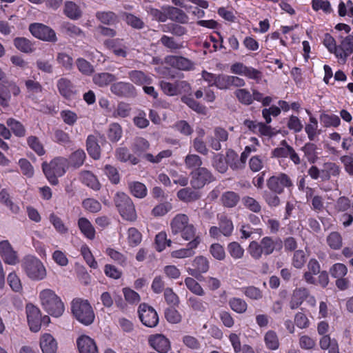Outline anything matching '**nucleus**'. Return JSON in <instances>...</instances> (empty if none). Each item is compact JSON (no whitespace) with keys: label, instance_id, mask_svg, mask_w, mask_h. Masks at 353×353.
<instances>
[{"label":"nucleus","instance_id":"obj_9","mask_svg":"<svg viewBox=\"0 0 353 353\" xmlns=\"http://www.w3.org/2000/svg\"><path fill=\"white\" fill-rule=\"evenodd\" d=\"M165 9L168 19L179 23H185L187 21L188 17L183 10L169 6H165Z\"/></svg>","mask_w":353,"mask_h":353},{"label":"nucleus","instance_id":"obj_6","mask_svg":"<svg viewBox=\"0 0 353 353\" xmlns=\"http://www.w3.org/2000/svg\"><path fill=\"white\" fill-rule=\"evenodd\" d=\"M353 52V37L347 36L344 38L341 44L338 46L336 52V58L341 59L343 62Z\"/></svg>","mask_w":353,"mask_h":353},{"label":"nucleus","instance_id":"obj_33","mask_svg":"<svg viewBox=\"0 0 353 353\" xmlns=\"http://www.w3.org/2000/svg\"><path fill=\"white\" fill-rule=\"evenodd\" d=\"M60 115L63 121L70 125H73L77 119V114L69 110L61 111Z\"/></svg>","mask_w":353,"mask_h":353},{"label":"nucleus","instance_id":"obj_19","mask_svg":"<svg viewBox=\"0 0 353 353\" xmlns=\"http://www.w3.org/2000/svg\"><path fill=\"white\" fill-rule=\"evenodd\" d=\"M245 126L252 132H269L270 127L263 123L246 120L244 122Z\"/></svg>","mask_w":353,"mask_h":353},{"label":"nucleus","instance_id":"obj_54","mask_svg":"<svg viewBox=\"0 0 353 353\" xmlns=\"http://www.w3.org/2000/svg\"><path fill=\"white\" fill-rule=\"evenodd\" d=\"M143 89L147 94L150 95L154 99L157 98L158 93L155 91L154 88L152 86H148L146 85H144Z\"/></svg>","mask_w":353,"mask_h":353},{"label":"nucleus","instance_id":"obj_17","mask_svg":"<svg viewBox=\"0 0 353 353\" xmlns=\"http://www.w3.org/2000/svg\"><path fill=\"white\" fill-rule=\"evenodd\" d=\"M321 123L325 127H337L340 125V118L333 114H322L320 117Z\"/></svg>","mask_w":353,"mask_h":353},{"label":"nucleus","instance_id":"obj_26","mask_svg":"<svg viewBox=\"0 0 353 353\" xmlns=\"http://www.w3.org/2000/svg\"><path fill=\"white\" fill-rule=\"evenodd\" d=\"M244 47L250 51H256L259 48V43L254 36H247L243 41Z\"/></svg>","mask_w":353,"mask_h":353},{"label":"nucleus","instance_id":"obj_63","mask_svg":"<svg viewBox=\"0 0 353 353\" xmlns=\"http://www.w3.org/2000/svg\"><path fill=\"white\" fill-rule=\"evenodd\" d=\"M121 131V128L119 124L114 123L110 125L109 132H120Z\"/></svg>","mask_w":353,"mask_h":353},{"label":"nucleus","instance_id":"obj_57","mask_svg":"<svg viewBox=\"0 0 353 353\" xmlns=\"http://www.w3.org/2000/svg\"><path fill=\"white\" fill-rule=\"evenodd\" d=\"M205 99L208 102H212L215 99L214 92L210 89L205 90Z\"/></svg>","mask_w":353,"mask_h":353},{"label":"nucleus","instance_id":"obj_51","mask_svg":"<svg viewBox=\"0 0 353 353\" xmlns=\"http://www.w3.org/2000/svg\"><path fill=\"white\" fill-rule=\"evenodd\" d=\"M325 76H324V81L325 83H329V81L332 79L333 76L332 70L328 65H325L324 67Z\"/></svg>","mask_w":353,"mask_h":353},{"label":"nucleus","instance_id":"obj_62","mask_svg":"<svg viewBox=\"0 0 353 353\" xmlns=\"http://www.w3.org/2000/svg\"><path fill=\"white\" fill-rule=\"evenodd\" d=\"M278 104L279 105V108L285 112H287L290 109V105H289V103L285 101L281 100L279 101Z\"/></svg>","mask_w":353,"mask_h":353},{"label":"nucleus","instance_id":"obj_36","mask_svg":"<svg viewBox=\"0 0 353 353\" xmlns=\"http://www.w3.org/2000/svg\"><path fill=\"white\" fill-rule=\"evenodd\" d=\"M127 23L136 28H141L143 26V21L137 17L129 14L126 16Z\"/></svg>","mask_w":353,"mask_h":353},{"label":"nucleus","instance_id":"obj_16","mask_svg":"<svg viewBox=\"0 0 353 353\" xmlns=\"http://www.w3.org/2000/svg\"><path fill=\"white\" fill-rule=\"evenodd\" d=\"M311 6L315 12L322 10L325 14H330L333 11L330 1L327 0H312Z\"/></svg>","mask_w":353,"mask_h":353},{"label":"nucleus","instance_id":"obj_59","mask_svg":"<svg viewBox=\"0 0 353 353\" xmlns=\"http://www.w3.org/2000/svg\"><path fill=\"white\" fill-rule=\"evenodd\" d=\"M340 115L341 118L347 122H350L352 120L351 114L346 110H342L340 112Z\"/></svg>","mask_w":353,"mask_h":353},{"label":"nucleus","instance_id":"obj_38","mask_svg":"<svg viewBox=\"0 0 353 353\" xmlns=\"http://www.w3.org/2000/svg\"><path fill=\"white\" fill-rule=\"evenodd\" d=\"M134 123L137 127L143 128L148 125L149 121L145 117V114L144 112H141L134 118Z\"/></svg>","mask_w":353,"mask_h":353},{"label":"nucleus","instance_id":"obj_60","mask_svg":"<svg viewBox=\"0 0 353 353\" xmlns=\"http://www.w3.org/2000/svg\"><path fill=\"white\" fill-rule=\"evenodd\" d=\"M9 86L10 88V90L14 96H17L20 94L21 90L18 85L15 83H10Z\"/></svg>","mask_w":353,"mask_h":353},{"label":"nucleus","instance_id":"obj_30","mask_svg":"<svg viewBox=\"0 0 353 353\" xmlns=\"http://www.w3.org/2000/svg\"><path fill=\"white\" fill-rule=\"evenodd\" d=\"M216 88L221 90L230 88V76L225 74H218L216 76L215 85Z\"/></svg>","mask_w":353,"mask_h":353},{"label":"nucleus","instance_id":"obj_7","mask_svg":"<svg viewBox=\"0 0 353 353\" xmlns=\"http://www.w3.org/2000/svg\"><path fill=\"white\" fill-rule=\"evenodd\" d=\"M122 39H107L104 41V45L107 48L111 50L114 54L117 57L123 58L127 56L128 48L122 43Z\"/></svg>","mask_w":353,"mask_h":353},{"label":"nucleus","instance_id":"obj_64","mask_svg":"<svg viewBox=\"0 0 353 353\" xmlns=\"http://www.w3.org/2000/svg\"><path fill=\"white\" fill-rule=\"evenodd\" d=\"M347 14V9L345 3L342 1L339 5V14L341 17Z\"/></svg>","mask_w":353,"mask_h":353},{"label":"nucleus","instance_id":"obj_4","mask_svg":"<svg viewBox=\"0 0 353 353\" xmlns=\"http://www.w3.org/2000/svg\"><path fill=\"white\" fill-rule=\"evenodd\" d=\"M165 63L167 65L180 70H190L194 67L192 61L181 56H167L165 58Z\"/></svg>","mask_w":353,"mask_h":353},{"label":"nucleus","instance_id":"obj_20","mask_svg":"<svg viewBox=\"0 0 353 353\" xmlns=\"http://www.w3.org/2000/svg\"><path fill=\"white\" fill-rule=\"evenodd\" d=\"M234 94L241 103L250 105L253 101L252 94L246 89H238L235 91Z\"/></svg>","mask_w":353,"mask_h":353},{"label":"nucleus","instance_id":"obj_11","mask_svg":"<svg viewBox=\"0 0 353 353\" xmlns=\"http://www.w3.org/2000/svg\"><path fill=\"white\" fill-rule=\"evenodd\" d=\"M116 80V77L109 72H100L94 74L92 81L94 84L99 87L108 86L110 83Z\"/></svg>","mask_w":353,"mask_h":353},{"label":"nucleus","instance_id":"obj_27","mask_svg":"<svg viewBox=\"0 0 353 353\" xmlns=\"http://www.w3.org/2000/svg\"><path fill=\"white\" fill-rule=\"evenodd\" d=\"M163 30L164 32H169L172 34L178 37L184 35L187 32L185 28L177 24H171L165 26L163 28Z\"/></svg>","mask_w":353,"mask_h":353},{"label":"nucleus","instance_id":"obj_21","mask_svg":"<svg viewBox=\"0 0 353 353\" xmlns=\"http://www.w3.org/2000/svg\"><path fill=\"white\" fill-rule=\"evenodd\" d=\"M76 64L78 70L85 75H90L94 72L93 66L83 58L77 59Z\"/></svg>","mask_w":353,"mask_h":353},{"label":"nucleus","instance_id":"obj_37","mask_svg":"<svg viewBox=\"0 0 353 353\" xmlns=\"http://www.w3.org/2000/svg\"><path fill=\"white\" fill-rule=\"evenodd\" d=\"M37 67L39 70L46 73H51L53 70L52 64L46 60H37Z\"/></svg>","mask_w":353,"mask_h":353},{"label":"nucleus","instance_id":"obj_42","mask_svg":"<svg viewBox=\"0 0 353 353\" xmlns=\"http://www.w3.org/2000/svg\"><path fill=\"white\" fill-rule=\"evenodd\" d=\"M197 24L200 26H203L210 29H217L219 27V23L213 19L200 20L197 21Z\"/></svg>","mask_w":353,"mask_h":353},{"label":"nucleus","instance_id":"obj_28","mask_svg":"<svg viewBox=\"0 0 353 353\" xmlns=\"http://www.w3.org/2000/svg\"><path fill=\"white\" fill-rule=\"evenodd\" d=\"M217 12L219 16L228 21L234 22L236 19L235 14L232 8L221 7L218 9Z\"/></svg>","mask_w":353,"mask_h":353},{"label":"nucleus","instance_id":"obj_40","mask_svg":"<svg viewBox=\"0 0 353 353\" xmlns=\"http://www.w3.org/2000/svg\"><path fill=\"white\" fill-rule=\"evenodd\" d=\"M65 32L70 37L79 36L82 33L81 30L71 23H67L65 27Z\"/></svg>","mask_w":353,"mask_h":353},{"label":"nucleus","instance_id":"obj_8","mask_svg":"<svg viewBox=\"0 0 353 353\" xmlns=\"http://www.w3.org/2000/svg\"><path fill=\"white\" fill-rule=\"evenodd\" d=\"M57 88L61 95L65 99H70L75 94L72 83L66 78H61L58 80Z\"/></svg>","mask_w":353,"mask_h":353},{"label":"nucleus","instance_id":"obj_52","mask_svg":"<svg viewBox=\"0 0 353 353\" xmlns=\"http://www.w3.org/2000/svg\"><path fill=\"white\" fill-rule=\"evenodd\" d=\"M259 32L261 33H265L270 29V22L268 19L259 21Z\"/></svg>","mask_w":353,"mask_h":353},{"label":"nucleus","instance_id":"obj_48","mask_svg":"<svg viewBox=\"0 0 353 353\" xmlns=\"http://www.w3.org/2000/svg\"><path fill=\"white\" fill-rule=\"evenodd\" d=\"M44 1L47 7L57 10L62 4L63 0H44Z\"/></svg>","mask_w":353,"mask_h":353},{"label":"nucleus","instance_id":"obj_23","mask_svg":"<svg viewBox=\"0 0 353 353\" xmlns=\"http://www.w3.org/2000/svg\"><path fill=\"white\" fill-rule=\"evenodd\" d=\"M130 111L131 108L128 103L120 102L113 112V117L124 118L130 114Z\"/></svg>","mask_w":353,"mask_h":353},{"label":"nucleus","instance_id":"obj_55","mask_svg":"<svg viewBox=\"0 0 353 353\" xmlns=\"http://www.w3.org/2000/svg\"><path fill=\"white\" fill-rule=\"evenodd\" d=\"M149 117L150 120L155 124H159L161 122L160 117L159 116L158 113L154 110H150Z\"/></svg>","mask_w":353,"mask_h":353},{"label":"nucleus","instance_id":"obj_18","mask_svg":"<svg viewBox=\"0 0 353 353\" xmlns=\"http://www.w3.org/2000/svg\"><path fill=\"white\" fill-rule=\"evenodd\" d=\"M159 41L164 47L171 50H180L183 47V43H179L174 37L167 35H163Z\"/></svg>","mask_w":353,"mask_h":353},{"label":"nucleus","instance_id":"obj_22","mask_svg":"<svg viewBox=\"0 0 353 353\" xmlns=\"http://www.w3.org/2000/svg\"><path fill=\"white\" fill-rule=\"evenodd\" d=\"M57 61L66 70H70L73 65V59L65 52H59L57 54Z\"/></svg>","mask_w":353,"mask_h":353},{"label":"nucleus","instance_id":"obj_58","mask_svg":"<svg viewBox=\"0 0 353 353\" xmlns=\"http://www.w3.org/2000/svg\"><path fill=\"white\" fill-rule=\"evenodd\" d=\"M334 79L336 81H345L347 79V77L343 71L338 70L334 74Z\"/></svg>","mask_w":353,"mask_h":353},{"label":"nucleus","instance_id":"obj_12","mask_svg":"<svg viewBox=\"0 0 353 353\" xmlns=\"http://www.w3.org/2000/svg\"><path fill=\"white\" fill-rule=\"evenodd\" d=\"M130 79L137 85H144L151 83L152 79L141 71L134 70L129 73Z\"/></svg>","mask_w":353,"mask_h":353},{"label":"nucleus","instance_id":"obj_45","mask_svg":"<svg viewBox=\"0 0 353 353\" xmlns=\"http://www.w3.org/2000/svg\"><path fill=\"white\" fill-rule=\"evenodd\" d=\"M245 84V81L236 76H230V87L232 85L236 87H243Z\"/></svg>","mask_w":353,"mask_h":353},{"label":"nucleus","instance_id":"obj_46","mask_svg":"<svg viewBox=\"0 0 353 353\" xmlns=\"http://www.w3.org/2000/svg\"><path fill=\"white\" fill-rule=\"evenodd\" d=\"M176 128L181 132H190L191 130L190 126L185 121H180L176 124Z\"/></svg>","mask_w":353,"mask_h":353},{"label":"nucleus","instance_id":"obj_43","mask_svg":"<svg viewBox=\"0 0 353 353\" xmlns=\"http://www.w3.org/2000/svg\"><path fill=\"white\" fill-rule=\"evenodd\" d=\"M10 61L13 65L20 68H25L27 66V62L19 55L12 56Z\"/></svg>","mask_w":353,"mask_h":353},{"label":"nucleus","instance_id":"obj_24","mask_svg":"<svg viewBox=\"0 0 353 353\" xmlns=\"http://www.w3.org/2000/svg\"><path fill=\"white\" fill-rule=\"evenodd\" d=\"M148 12L154 20L164 22L168 19L165 6H163L161 10L150 8Z\"/></svg>","mask_w":353,"mask_h":353},{"label":"nucleus","instance_id":"obj_47","mask_svg":"<svg viewBox=\"0 0 353 353\" xmlns=\"http://www.w3.org/2000/svg\"><path fill=\"white\" fill-rule=\"evenodd\" d=\"M279 6L285 12L288 13L290 15H294L295 14L294 9L291 6V5L285 1H281L279 3Z\"/></svg>","mask_w":353,"mask_h":353},{"label":"nucleus","instance_id":"obj_35","mask_svg":"<svg viewBox=\"0 0 353 353\" xmlns=\"http://www.w3.org/2000/svg\"><path fill=\"white\" fill-rule=\"evenodd\" d=\"M288 125L290 130H294L295 132L301 131L303 128V125L301 124L300 120L297 117L295 116L290 117Z\"/></svg>","mask_w":353,"mask_h":353},{"label":"nucleus","instance_id":"obj_10","mask_svg":"<svg viewBox=\"0 0 353 353\" xmlns=\"http://www.w3.org/2000/svg\"><path fill=\"white\" fill-rule=\"evenodd\" d=\"M95 17L99 22L107 26L116 24L119 21L117 15L112 11H99Z\"/></svg>","mask_w":353,"mask_h":353},{"label":"nucleus","instance_id":"obj_56","mask_svg":"<svg viewBox=\"0 0 353 353\" xmlns=\"http://www.w3.org/2000/svg\"><path fill=\"white\" fill-rule=\"evenodd\" d=\"M303 45V50L304 52L303 56L305 59H307L309 58V53L310 52V46L307 41H303L302 42Z\"/></svg>","mask_w":353,"mask_h":353},{"label":"nucleus","instance_id":"obj_5","mask_svg":"<svg viewBox=\"0 0 353 353\" xmlns=\"http://www.w3.org/2000/svg\"><path fill=\"white\" fill-rule=\"evenodd\" d=\"M110 90L114 94L122 97H131L136 94L134 85L123 81L113 83L110 86Z\"/></svg>","mask_w":353,"mask_h":353},{"label":"nucleus","instance_id":"obj_29","mask_svg":"<svg viewBox=\"0 0 353 353\" xmlns=\"http://www.w3.org/2000/svg\"><path fill=\"white\" fill-rule=\"evenodd\" d=\"M10 94L6 87L0 83V105L7 108L9 105Z\"/></svg>","mask_w":353,"mask_h":353},{"label":"nucleus","instance_id":"obj_41","mask_svg":"<svg viewBox=\"0 0 353 353\" xmlns=\"http://www.w3.org/2000/svg\"><path fill=\"white\" fill-rule=\"evenodd\" d=\"M306 112L310 116V123L306 125L305 127V132H314L318 126V121L316 118L313 117L311 115V112L310 110H306Z\"/></svg>","mask_w":353,"mask_h":353},{"label":"nucleus","instance_id":"obj_15","mask_svg":"<svg viewBox=\"0 0 353 353\" xmlns=\"http://www.w3.org/2000/svg\"><path fill=\"white\" fill-rule=\"evenodd\" d=\"M14 45L16 48L24 53H30L34 50L32 43L28 39L23 37L15 38L14 39Z\"/></svg>","mask_w":353,"mask_h":353},{"label":"nucleus","instance_id":"obj_34","mask_svg":"<svg viewBox=\"0 0 353 353\" xmlns=\"http://www.w3.org/2000/svg\"><path fill=\"white\" fill-rule=\"evenodd\" d=\"M8 127L12 132H22L24 131L23 125L17 120L10 118L7 120Z\"/></svg>","mask_w":353,"mask_h":353},{"label":"nucleus","instance_id":"obj_3","mask_svg":"<svg viewBox=\"0 0 353 353\" xmlns=\"http://www.w3.org/2000/svg\"><path fill=\"white\" fill-rule=\"evenodd\" d=\"M160 86L163 92L169 96H175L190 89L189 84L185 81H176L174 83L162 81Z\"/></svg>","mask_w":353,"mask_h":353},{"label":"nucleus","instance_id":"obj_50","mask_svg":"<svg viewBox=\"0 0 353 353\" xmlns=\"http://www.w3.org/2000/svg\"><path fill=\"white\" fill-rule=\"evenodd\" d=\"M228 43L233 50H239V42L235 36L232 35L228 38Z\"/></svg>","mask_w":353,"mask_h":353},{"label":"nucleus","instance_id":"obj_61","mask_svg":"<svg viewBox=\"0 0 353 353\" xmlns=\"http://www.w3.org/2000/svg\"><path fill=\"white\" fill-rule=\"evenodd\" d=\"M252 95L253 100H256V101H260V102H261L263 97V94L256 90H252Z\"/></svg>","mask_w":353,"mask_h":353},{"label":"nucleus","instance_id":"obj_53","mask_svg":"<svg viewBox=\"0 0 353 353\" xmlns=\"http://www.w3.org/2000/svg\"><path fill=\"white\" fill-rule=\"evenodd\" d=\"M83 99L88 104H92L95 101V94H94V93L92 91L90 90L88 92L84 94Z\"/></svg>","mask_w":353,"mask_h":353},{"label":"nucleus","instance_id":"obj_25","mask_svg":"<svg viewBox=\"0 0 353 353\" xmlns=\"http://www.w3.org/2000/svg\"><path fill=\"white\" fill-rule=\"evenodd\" d=\"M281 109L276 105H272L269 108H265L262 110V116L265 120L267 124L272 121L271 116L275 117L280 114Z\"/></svg>","mask_w":353,"mask_h":353},{"label":"nucleus","instance_id":"obj_49","mask_svg":"<svg viewBox=\"0 0 353 353\" xmlns=\"http://www.w3.org/2000/svg\"><path fill=\"white\" fill-rule=\"evenodd\" d=\"M0 32L4 35H8L11 32V27L7 21H0Z\"/></svg>","mask_w":353,"mask_h":353},{"label":"nucleus","instance_id":"obj_13","mask_svg":"<svg viewBox=\"0 0 353 353\" xmlns=\"http://www.w3.org/2000/svg\"><path fill=\"white\" fill-rule=\"evenodd\" d=\"M64 14L71 19H78L81 16V11L75 3L68 1L64 5Z\"/></svg>","mask_w":353,"mask_h":353},{"label":"nucleus","instance_id":"obj_14","mask_svg":"<svg viewBox=\"0 0 353 353\" xmlns=\"http://www.w3.org/2000/svg\"><path fill=\"white\" fill-rule=\"evenodd\" d=\"M25 85L29 97L33 99L36 98L38 94L41 93L43 90V86L39 81L32 79L26 80Z\"/></svg>","mask_w":353,"mask_h":353},{"label":"nucleus","instance_id":"obj_2","mask_svg":"<svg viewBox=\"0 0 353 353\" xmlns=\"http://www.w3.org/2000/svg\"><path fill=\"white\" fill-rule=\"evenodd\" d=\"M230 72L235 74L243 75L249 79L259 81L262 72L252 67H248L241 62H236L230 67Z\"/></svg>","mask_w":353,"mask_h":353},{"label":"nucleus","instance_id":"obj_32","mask_svg":"<svg viewBox=\"0 0 353 353\" xmlns=\"http://www.w3.org/2000/svg\"><path fill=\"white\" fill-rule=\"evenodd\" d=\"M183 101L192 110L199 112V113H205V108L201 105H200L197 101H196L194 99L189 97L183 98Z\"/></svg>","mask_w":353,"mask_h":353},{"label":"nucleus","instance_id":"obj_44","mask_svg":"<svg viewBox=\"0 0 353 353\" xmlns=\"http://www.w3.org/2000/svg\"><path fill=\"white\" fill-rule=\"evenodd\" d=\"M216 74L208 72L207 71H203L202 72L203 79L209 83L210 86H213L215 85Z\"/></svg>","mask_w":353,"mask_h":353},{"label":"nucleus","instance_id":"obj_39","mask_svg":"<svg viewBox=\"0 0 353 353\" xmlns=\"http://www.w3.org/2000/svg\"><path fill=\"white\" fill-rule=\"evenodd\" d=\"M97 30L101 35L104 37H114L117 34V32L114 29L103 26H99L97 28Z\"/></svg>","mask_w":353,"mask_h":353},{"label":"nucleus","instance_id":"obj_31","mask_svg":"<svg viewBox=\"0 0 353 353\" xmlns=\"http://www.w3.org/2000/svg\"><path fill=\"white\" fill-rule=\"evenodd\" d=\"M323 44L327 48L329 52L334 54L336 56L338 46L336 44L334 39L330 34H325L323 39Z\"/></svg>","mask_w":353,"mask_h":353},{"label":"nucleus","instance_id":"obj_1","mask_svg":"<svg viewBox=\"0 0 353 353\" xmlns=\"http://www.w3.org/2000/svg\"><path fill=\"white\" fill-rule=\"evenodd\" d=\"M29 30L34 37L39 39L51 42L57 41L54 31L43 23H32L29 26Z\"/></svg>","mask_w":353,"mask_h":353}]
</instances>
